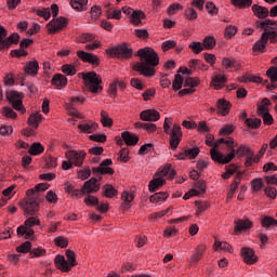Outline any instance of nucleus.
<instances>
[{"instance_id":"nucleus-1","label":"nucleus","mask_w":277,"mask_h":277,"mask_svg":"<svg viewBox=\"0 0 277 277\" xmlns=\"http://www.w3.org/2000/svg\"><path fill=\"white\" fill-rule=\"evenodd\" d=\"M136 56L140 57L141 62L135 63L132 70L140 72L143 77H155L157 72L155 66H159V54L155 49L150 47L142 48L136 52Z\"/></svg>"},{"instance_id":"nucleus-2","label":"nucleus","mask_w":277,"mask_h":277,"mask_svg":"<svg viewBox=\"0 0 277 277\" xmlns=\"http://www.w3.org/2000/svg\"><path fill=\"white\" fill-rule=\"evenodd\" d=\"M163 131L166 135H169L171 150H176L181 142H183V130L181 129V126L176 123L172 126V119L166 118L163 122Z\"/></svg>"},{"instance_id":"nucleus-3","label":"nucleus","mask_w":277,"mask_h":277,"mask_svg":"<svg viewBox=\"0 0 277 277\" xmlns=\"http://www.w3.org/2000/svg\"><path fill=\"white\" fill-rule=\"evenodd\" d=\"M228 150H230L226 156L220 153L215 148L210 149V155L212 161H215V163H220L221 166H226L227 163H230V161L235 158V147L237 146V143H235V138L228 137V140H225L224 143Z\"/></svg>"},{"instance_id":"nucleus-4","label":"nucleus","mask_w":277,"mask_h":277,"mask_svg":"<svg viewBox=\"0 0 277 277\" xmlns=\"http://www.w3.org/2000/svg\"><path fill=\"white\" fill-rule=\"evenodd\" d=\"M44 200L42 195L27 196L26 199L19 201V207L24 211V215L34 216L40 211V202Z\"/></svg>"},{"instance_id":"nucleus-5","label":"nucleus","mask_w":277,"mask_h":277,"mask_svg":"<svg viewBox=\"0 0 277 277\" xmlns=\"http://www.w3.org/2000/svg\"><path fill=\"white\" fill-rule=\"evenodd\" d=\"M82 81L92 94H98L103 90V78L96 71L82 72Z\"/></svg>"},{"instance_id":"nucleus-6","label":"nucleus","mask_w":277,"mask_h":277,"mask_svg":"<svg viewBox=\"0 0 277 277\" xmlns=\"http://www.w3.org/2000/svg\"><path fill=\"white\" fill-rule=\"evenodd\" d=\"M106 54L117 60H131L133 57V48L129 43L123 42L106 49Z\"/></svg>"},{"instance_id":"nucleus-7","label":"nucleus","mask_w":277,"mask_h":277,"mask_svg":"<svg viewBox=\"0 0 277 277\" xmlns=\"http://www.w3.org/2000/svg\"><path fill=\"white\" fill-rule=\"evenodd\" d=\"M21 42V35L13 32L8 37V29L0 25V52L10 51L12 44Z\"/></svg>"},{"instance_id":"nucleus-8","label":"nucleus","mask_w":277,"mask_h":277,"mask_svg":"<svg viewBox=\"0 0 277 277\" xmlns=\"http://www.w3.org/2000/svg\"><path fill=\"white\" fill-rule=\"evenodd\" d=\"M5 96L15 111H19L22 115L27 111L23 105V98H25V94L19 93L18 91H9L5 93Z\"/></svg>"},{"instance_id":"nucleus-9","label":"nucleus","mask_w":277,"mask_h":277,"mask_svg":"<svg viewBox=\"0 0 277 277\" xmlns=\"http://www.w3.org/2000/svg\"><path fill=\"white\" fill-rule=\"evenodd\" d=\"M66 159L74 163L76 168H81L83 166V162L85 161V157H88V153L85 150H75L71 149L65 154Z\"/></svg>"},{"instance_id":"nucleus-10","label":"nucleus","mask_w":277,"mask_h":277,"mask_svg":"<svg viewBox=\"0 0 277 277\" xmlns=\"http://www.w3.org/2000/svg\"><path fill=\"white\" fill-rule=\"evenodd\" d=\"M68 27V18L60 16L56 19H52L47 24V29L49 35L57 34L62 29Z\"/></svg>"},{"instance_id":"nucleus-11","label":"nucleus","mask_w":277,"mask_h":277,"mask_svg":"<svg viewBox=\"0 0 277 277\" xmlns=\"http://www.w3.org/2000/svg\"><path fill=\"white\" fill-rule=\"evenodd\" d=\"M108 166H114V161L111 158H107L103 160L98 167L92 169V174H101L102 176H105V174H109V176H114L116 171L114 168L108 167Z\"/></svg>"},{"instance_id":"nucleus-12","label":"nucleus","mask_w":277,"mask_h":277,"mask_svg":"<svg viewBox=\"0 0 277 277\" xmlns=\"http://www.w3.org/2000/svg\"><path fill=\"white\" fill-rule=\"evenodd\" d=\"M234 235H241V233L254 228V222L250 219H237L234 221Z\"/></svg>"},{"instance_id":"nucleus-13","label":"nucleus","mask_w":277,"mask_h":277,"mask_svg":"<svg viewBox=\"0 0 277 277\" xmlns=\"http://www.w3.org/2000/svg\"><path fill=\"white\" fill-rule=\"evenodd\" d=\"M77 57H79L81 62H84V64H92V66H101V58L96 54L79 50L77 52Z\"/></svg>"},{"instance_id":"nucleus-14","label":"nucleus","mask_w":277,"mask_h":277,"mask_svg":"<svg viewBox=\"0 0 277 277\" xmlns=\"http://www.w3.org/2000/svg\"><path fill=\"white\" fill-rule=\"evenodd\" d=\"M240 254L243 259V262L247 265H254V263L259 262V256H256L254 249H252L250 247H243L240 251Z\"/></svg>"},{"instance_id":"nucleus-15","label":"nucleus","mask_w":277,"mask_h":277,"mask_svg":"<svg viewBox=\"0 0 277 277\" xmlns=\"http://www.w3.org/2000/svg\"><path fill=\"white\" fill-rule=\"evenodd\" d=\"M161 118V115L157 109H146L140 113V119L143 122H157Z\"/></svg>"},{"instance_id":"nucleus-16","label":"nucleus","mask_w":277,"mask_h":277,"mask_svg":"<svg viewBox=\"0 0 277 277\" xmlns=\"http://www.w3.org/2000/svg\"><path fill=\"white\" fill-rule=\"evenodd\" d=\"M206 252H207V245L205 243L198 245L193 251V254L190 255V263L193 265H198L202 256H205Z\"/></svg>"},{"instance_id":"nucleus-17","label":"nucleus","mask_w":277,"mask_h":277,"mask_svg":"<svg viewBox=\"0 0 277 277\" xmlns=\"http://www.w3.org/2000/svg\"><path fill=\"white\" fill-rule=\"evenodd\" d=\"M82 189L84 194H96L101 189V184H98V180L96 177H91L87 182H84Z\"/></svg>"},{"instance_id":"nucleus-18","label":"nucleus","mask_w":277,"mask_h":277,"mask_svg":"<svg viewBox=\"0 0 277 277\" xmlns=\"http://www.w3.org/2000/svg\"><path fill=\"white\" fill-rule=\"evenodd\" d=\"M230 107L233 104L226 98H220L216 102V109L219 116H228L230 114Z\"/></svg>"},{"instance_id":"nucleus-19","label":"nucleus","mask_w":277,"mask_h":277,"mask_svg":"<svg viewBox=\"0 0 277 277\" xmlns=\"http://www.w3.org/2000/svg\"><path fill=\"white\" fill-rule=\"evenodd\" d=\"M78 129L81 131V133H94L98 130V123L92 120L83 121L82 123L78 124Z\"/></svg>"},{"instance_id":"nucleus-20","label":"nucleus","mask_w":277,"mask_h":277,"mask_svg":"<svg viewBox=\"0 0 277 277\" xmlns=\"http://www.w3.org/2000/svg\"><path fill=\"white\" fill-rule=\"evenodd\" d=\"M40 70V64L38 61H29L24 66L25 75H29L30 77H36Z\"/></svg>"},{"instance_id":"nucleus-21","label":"nucleus","mask_w":277,"mask_h":277,"mask_svg":"<svg viewBox=\"0 0 277 277\" xmlns=\"http://www.w3.org/2000/svg\"><path fill=\"white\" fill-rule=\"evenodd\" d=\"M251 10L256 18L265 19L269 16V9L267 6H263L261 4H252Z\"/></svg>"},{"instance_id":"nucleus-22","label":"nucleus","mask_w":277,"mask_h":277,"mask_svg":"<svg viewBox=\"0 0 277 277\" xmlns=\"http://www.w3.org/2000/svg\"><path fill=\"white\" fill-rule=\"evenodd\" d=\"M266 77L269 79L268 90H277V66H272L266 70Z\"/></svg>"},{"instance_id":"nucleus-23","label":"nucleus","mask_w":277,"mask_h":277,"mask_svg":"<svg viewBox=\"0 0 277 277\" xmlns=\"http://www.w3.org/2000/svg\"><path fill=\"white\" fill-rule=\"evenodd\" d=\"M121 140H123L126 146H136L137 142H140V136L129 131H123L121 133Z\"/></svg>"},{"instance_id":"nucleus-24","label":"nucleus","mask_w":277,"mask_h":277,"mask_svg":"<svg viewBox=\"0 0 277 277\" xmlns=\"http://www.w3.org/2000/svg\"><path fill=\"white\" fill-rule=\"evenodd\" d=\"M267 41L265 39V36L261 35L260 39L253 44L252 51L255 53V55H259V53H265L267 50Z\"/></svg>"},{"instance_id":"nucleus-25","label":"nucleus","mask_w":277,"mask_h":277,"mask_svg":"<svg viewBox=\"0 0 277 277\" xmlns=\"http://www.w3.org/2000/svg\"><path fill=\"white\" fill-rule=\"evenodd\" d=\"M49 187H51L49 183L37 184L35 187L26 190V196H40L39 192H47Z\"/></svg>"},{"instance_id":"nucleus-26","label":"nucleus","mask_w":277,"mask_h":277,"mask_svg":"<svg viewBox=\"0 0 277 277\" xmlns=\"http://www.w3.org/2000/svg\"><path fill=\"white\" fill-rule=\"evenodd\" d=\"M51 83L60 89L66 88V85H68V78L62 74H55L51 80Z\"/></svg>"},{"instance_id":"nucleus-27","label":"nucleus","mask_w":277,"mask_h":277,"mask_svg":"<svg viewBox=\"0 0 277 277\" xmlns=\"http://www.w3.org/2000/svg\"><path fill=\"white\" fill-rule=\"evenodd\" d=\"M42 122V115L40 113H34L28 117L27 124L31 129H38Z\"/></svg>"},{"instance_id":"nucleus-28","label":"nucleus","mask_w":277,"mask_h":277,"mask_svg":"<svg viewBox=\"0 0 277 277\" xmlns=\"http://www.w3.org/2000/svg\"><path fill=\"white\" fill-rule=\"evenodd\" d=\"M144 18H146V13H144V11L134 10L130 16V23H132V25H142Z\"/></svg>"},{"instance_id":"nucleus-29","label":"nucleus","mask_w":277,"mask_h":277,"mask_svg":"<svg viewBox=\"0 0 277 277\" xmlns=\"http://www.w3.org/2000/svg\"><path fill=\"white\" fill-rule=\"evenodd\" d=\"M226 76H214L210 82L211 88L214 90H222L226 85Z\"/></svg>"},{"instance_id":"nucleus-30","label":"nucleus","mask_w":277,"mask_h":277,"mask_svg":"<svg viewBox=\"0 0 277 277\" xmlns=\"http://www.w3.org/2000/svg\"><path fill=\"white\" fill-rule=\"evenodd\" d=\"M17 236L23 237L24 239H31L34 240V237H36V232L31 228H27L25 226L17 227Z\"/></svg>"},{"instance_id":"nucleus-31","label":"nucleus","mask_w":277,"mask_h":277,"mask_svg":"<svg viewBox=\"0 0 277 277\" xmlns=\"http://www.w3.org/2000/svg\"><path fill=\"white\" fill-rule=\"evenodd\" d=\"M237 155L238 159L241 157H250L254 155V151L248 145H240L235 149V156Z\"/></svg>"},{"instance_id":"nucleus-32","label":"nucleus","mask_w":277,"mask_h":277,"mask_svg":"<svg viewBox=\"0 0 277 277\" xmlns=\"http://www.w3.org/2000/svg\"><path fill=\"white\" fill-rule=\"evenodd\" d=\"M102 189L104 192L102 196L105 198H116V196H118V189H116L111 184L104 185Z\"/></svg>"},{"instance_id":"nucleus-33","label":"nucleus","mask_w":277,"mask_h":277,"mask_svg":"<svg viewBox=\"0 0 277 277\" xmlns=\"http://www.w3.org/2000/svg\"><path fill=\"white\" fill-rule=\"evenodd\" d=\"M166 185V180L162 177H154L149 184H148V189L149 192H157L159 187H163Z\"/></svg>"},{"instance_id":"nucleus-34","label":"nucleus","mask_w":277,"mask_h":277,"mask_svg":"<svg viewBox=\"0 0 277 277\" xmlns=\"http://www.w3.org/2000/svg\"><path fill=\"white\" fill-rule=\"evenodd\" d=\"M70 5L76 12H84L88 10V0H70Z\"/></svg>"},{"instance_id":"nucleus-35","label":"nucleus","mask_w":277,"mask_h":277,"mask_svg":"<svg viewBox=\"0 0 277 277\" xmlns=\"http://www.w3.org/2000/svg\"><path fill=\"white\" fill-rule=\"evenodd\" d=\"M28 153L32 157H38V155H42V153H44V147L42 143L35 142L30 145Z\"/></svg>"},{"instance_id":"nucleus-36","label":"nucleus","mask_w":277,"mask_h":277,"mask_svg":"<svg viewBox=\"0 0 277 277\" xmlns=\"http://www.w3.org/2000/svg\"><path fill=\"white\" fill-rule=\"evenodd\" d=\"M238 166L235 163H230L229 166L225 167V172L221 174V179H223L224 181H228V179H230V176H233V174H235L238 170Z\"/></svg>"},{"instance_id":"nucleus-37","label":"nucleus","mask_w":277,"mask_h":277,"mask_svg":"<svg viewBox=\"0 0 277 277\" xmlns=\"http://www.w3.org/2000/svg\"><path fill=\"white\" fill-rule=\"evenodd\" d=\"M101 123L107 129H111V127H114V119L109 117V113H107V110L101 111Z\"/></svg>"},{"instance_id":"nucleus-38","label":"nucleus","mask_w":277,"mask_h":277,"mask_svg":"<svg viewBox=\"0 0 277 277\" xmlns=\"http://www.w3.org/2000/svg\"><path fill=\"white\" fill-rule=\"evenodd\" d=\"M214 250L215 252H217L219 250H224L225 252H233V246L226 241H221L220 239H215Z\"/></svg>"},{"instance_id":"nucleus-39","label":"nucleus","mask_w":277,"mask_h":277,"mask_svg":"<svg viewBox=\"0 0 277 277\" xmlns=\"http://www.w3.org/2000/svg\"><path fill=\"white\" fill-rule=\"evenodd\" d=\"M201 44L203 45L205 51H211L212 49H215V44H217V41L215 40V37L207 36L203 38Z\"/></svg>"},{"instance_id":"nucleus-40","label":"nucleus","mask_w":277,"mask_h":277,"mask_svg":"<svg viewBox=\"0 0 277 277\" xmlns=\"http://www.w3.org/2000/svg\"><path fill=\"white\" fill-rule=\"evenodd\" d=\"M169 196L170 195L168 192L156 193L149 197V202L157 205V202H163L164 200H168Z\"/></svg>"},{"instance_id":"nucleus-41","label":"nucleus","mask_w":277,"mask_h":277,"mask_svg":"<svg viewBox=\"0 0 277 277\" xmlns=\"http://www.w3.org/2000/svg\"><path fill=\"white\" fill-rule=\"evenodd\" d=\"M232 5L234 8H238V10H248V8H252V0H230Z\"/></svg>"},{"instance_id":"nucleus-42","label":"nucleus","mask_w":277,"mask_h":277,"mask_svg":"<svg viewBox=\"0 0 277 277\" xmlns=\"http://www.w3.org/2000/svg\"><path fill=\"white\" fill-rule=\"evenodd\" d=\"M243 174H245V173L241 172V171H239V172L236 174L234 181L230 183L229 192H234V194H235V192H237V189H239V185H241V181H242V179H243Z\"/></svg>"},{"instance_id":"nucleus-43","label":"nucleus","mask_w":277,"mask_h":277,"mask_svg":"<svg viewBox=\"0 0 277 277\" xmlns=\"http://www.w3.org/2000/svg\"><path fill=\"white\" fill-rule=\"evenodd\" d=\"M262 36H264L266 42H271V44L277 43V31L276 30L265 29L263 31Z\"/></svg>"},{"instance_id":"nucleus-44","label":"nucleus","mask_w":277,"mask_h":277,"mask_svg":"<svg viewBox=\"0 0 277 277\" xmlns=\"http://www.w3.org/2000/svg\"><path fill=\"white\" fill-rule=\"evenodd\" d=\"M200 85V78L198 77H188L184 80V88H189L190 90H195Z\"/></svg>"},{"instance_id":"nucleus-45","label":"nucleus","mask_w":277,"mask_h":277,"mask_svg":"<svg viewBox=\"0 0 277 277\" xmlns=\"http://www.w3.org/2000/svg\"><path fill=\"white\" fill-rule=\"evenodd\" d=\"M65 256L67 259V264L69 267H77V254H75V251L67 249L65 251Z\"/></svg>"},{"instance_id":"nucleus-46","label":"nucleus","mask_w":277,"mask_h":277,"mask_svg":"<svg viewBox=\"0 0 277 277\" xmlns=\"http://www.w3.org/2000/svg\"><path fill=\"white\" fill-rule=\"evenodd\" d=\"M93 40H96V35H94L92 32H83V34L79 35V37H78V42L80 44L93 42Z\"/></svg>"},{"instance_id":"nucleus-47","label":"nucleus","mask_w":277,"mask_h":277,"mask_svg":"<svg viewBox=\"0 0 277 277\" xmlns=\"http://www.w3.org/2000/svg\"><path fill=\"white\" fill-rule=\"evenodd\" d=\"M195 205L197 207V211L195 213L197 217L199 215H202V213H205V211H207V209L211 207V203H209V201H195Z\"/></svg>"},{"instance_id":"nucleus-48","label":"nucleus","mask_w":277,"mask_h":277,"mask_svg":"<svg viewBox=\"0 0 277 277\" xmlns=\"http://www.w3.org/2000/svg\"><path fill=\"white\" fill-rule=\"evenodd\" d=\"M188 49H190V51L193 53H195V55H200V53H202L205 51V47L202 45V42L200 41H193L188 44Z\"/></svg>"},{"instance_id":"nucleus-49","label":"nucleus","mask_w":277,"mask_h":277,"mask_svg":"<svg viewBox=\"0 0 277 277\" xmlns=\"http://www.w3.org/2000/svg\"><path fill=\"white\" fill-rule=\"evenodd\" d=\"M31 241L26 240L25 242L16 247V252H18L19 254H31Z\"/></svg>"},{"instance_id":"nucleus-50","label":"nucleus","mask_w":277,"mask_h":277,"mask_svg":"<svg viewBox=\"0 0 277 277\" xmlns=\"http://www.w3.org/2000/svg\"><path fill=\"white\" fill-rule=\"evenodd\" d=\"M262 228H269L275 226L277 228V220L272 216H263L261 220Z\"/></svg>"},{"instance_id":"nucleus-51","label":"nucleus","mask_w":277,"mask_h":277,"mask_svg":"<svg viewBox=\"0 0 277 277\" xmlns=\"http://www.w3.org/2000/svg\"><path fill=\"white\" fill-rule=\"evenodd\" d=\"M61 70L67 77H75L77 75V68L72 64H65L61 67Z\"/></svg>"},{"instance_id":"nucleus-52","label":"nucleus","mask_w":277,"mask_h":277,"mask_svg":"<svg viewBox=\"0 0 277 277\" xmlns=\"http://www.w3.org/2000/svg\"><path fill=\"white\" fill-rule=\"evenodd\" d=\"M245 124L249 128V129H261V124H263V121H261V119L259 118H247L245 120Z\"/></svg>"},{"instance_id":"nucleus-53","label":"nucleus","mask_w":277,"mask_h":277,"mask_svg":"<svg viewBox=\"0 0 277 277\" xmlns=\"http://www.w3.org/2000/svg\"><path fill=\"white\" fill-rule=\"evenodd\" d=\"M222 66L228 70V68H239L240 65L235 58L224 57L222 61Z\"/></svg>"},{"instance_id":"nucleus-54","label":"nucleus","mask_w":277,"mask_h":277,"mask_svg":"<svg viewBox=\"0 0 277 277\" xmlns=\"http://www.w3.org/2000/svg\"><path fill=\"white\" fill-rule=\"evenodd\" d=\"M184 79L183 76H181V74H176L174 77V80L172 82V90L174 92H179V90H181V88H183V83H184Z\"/></svg>"},{"instance_id":"nucleus-55","label":"nucleus","mask_w":277,"mask_h":277,"mask_svg":"<svg viewBox=\"0 0 277 277\" xmlns=\"http://www.w3.org/2000/svg\"><path fill=\"white\" fill-rule=\"evenodd\" d=\"M2 116H4V118H9L10 120H16V118H18L16 111H14V109H12L10 106L2 107Z\"/></svg>"},{"instance_id":"nucleus-56","label":"nucleus","mask_w":277,"mask_h":277,"mask_svg":"<svg viewBox=\"0 0 277 277\" xmlns=\"http://www.w3.org/2000/svg\"><path fill=\"white\" fill-rule=\"evenodd\" d=\"M190 68H198L199 70H209V65L205 64L201 60H192L189 62Z\"/></svg>"},{"instance_id":"nucleus-57","label":"nucleus","mask_w":277,"mask_h":277,"mask_svg":"<svg viewBox=\"0 0 277 277\" xmlns=\"http://www.w3.org/2000/svg\"><path fill=\"white\" fill-rule=\"evenodd\" d=\"M45 255H47V249L42 247L30 249V259H38L40 256H45Z\"/></svg>"},{"instance_id":"nucleus-58","label":"nucleus","mask_w":277,"mask_h":277,"mask_svg":"<svg viewBox=\"0 0 277 277\" xmlns=\"http://www.w3.org/2000/svg\"><path fill=\"white\" fill-rule=\"evenodd\" d=\"M184 17L186 21H198V13L196 12V9L188 8L184 11Z\"/></svg>"},{"instance_id":"nucleus-59","label":"nucleus","mask_w":277,"mask_h":277,"mask_svg":"<svg viewBox=\"0 0 277 277\" xmlns=\"http://www.w3.org/2000/svg\"><path fill=\"white\" fill-rule=\"evenodd\" d=\"M237 26L234 25H229L226 26L225 30H224V38H226V40H230L234 36H237Z\"/></svg>"},{"instance_id":"nucleus-60","label":"nucleus","mask_w":277,"mask_h":277,"mask_svg":"<svg viewBox=\"0 0 277 277\" xmlns=\"http://www.w3.org/2000/svg\"><path fill=\"white\" fill-rule=\"evenodd\" d=\"M181 10H183V4L175 2L168 6L167 14H169V16H174V14H176V12H181Z\"/></svg>"},{"instance_id":"nucleus-61","label":"nucleus","mask_w":277,"mask_h":277,"mask_svg":"<svg viewBox=\"0 0 277 277\" xmlns=\"http://www.w3.org/2000/svg\"><path fill=\"white\" fill-rule=\"evenodd\" d=\"M21 226H25V228H34V226H40V219L30 216L24 222V225Z\"/></svg>"},{"instance_id":"nucleus-62","label":"nucleus","mask_w":277,"mask_h":277,"mask_svg":"<svg viewBox=\"0 0 277 277\" xmlns=\"http://www.w3.org/2000/svg\"><path fill=\"white\" fill-rule=\"evenodd\" d=\"M252 192H261L263 189V179L256 177L251 181Z\"/></svg>"},{"instance_id":"nucleus-63","label":"nucleus","mask_w":277,"mask_h":277,"mask_svg":"<svg viewBox=\"0 0 277 277\" xmlns=\"http://www.w3.org/2000/svg\"><path fill=\"white\" fill-rule=\"evenodd\" d=\"M54 243L57 248H68L69 240L64 236H58L54 239Z\"/></svg>"},{"instance_id":"nucleus-64","label":"nucleus","mask_w":277,"mask_h":277,"mask_svg":"<svg viewBox=\"0 0 277 277\" xmlns=\"http://www.w3.org/2000/svg\"><path fill=\"white\" fill-rule=\"evenodd\" d=\"M11 57H27V55H29V52H27V50H24L23 48H19L17 50H12L10 52Z\"/></svg>"}]
</instances>
